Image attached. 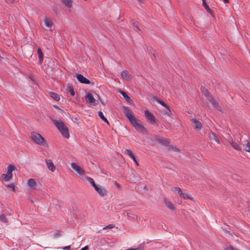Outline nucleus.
Segmentation results:
<instances>
[{
	"instance_id": "obj_25",
	"label": "nucleus",
	"mask_w": 250,
	"mask_h": 250,
	"mask_svg": "<svg viewBox=\"0 0 250 250\" xmlns=\"http://www.w3.org/2000/svg\"><path fill=\"white\" fill-rule=\"evenodd\" d=\"M231 146L237 150H241V147L234 141L230 144Z\"/></svg>"
},
{
	"instance_id": "obj_17",
	"label": "nucleus",
	"mask_w": 250,
	"mask_h": 250,
	"mask_svg": "<svg viewBox=\"0 0 250 250\" xmlns=\"http://www.w3.org/2000/svg\"><path fill=\"white\" fill-rule=\"evenodd\" d=\"M166 206L172 210H174L175 208L171 202H170L167 199H165L164 200Z\"/></svg>"
},
{
	"instance_id": "obj_34",
	"label": "nucleus",
	"mask_w": 250,
	"mask_h": 250,
	"mask_svg": "<svg viewBox=\"0 0 250 250\" xmlns=\"http://www.w3.org/2000/svg\"><path fill=\"white\" fill-rule=\"evenodd\" d=\"M6 186L7 188L11 189L12 191H15V185L13 184L6 185Z\"/></svg>"
},
{
	"instance_id": "obj_44",
	"label": "nucleus",
	"mask_w": 250,
	"mask_h": 250,
	"mask_svg": "<svg viewBox=\"0 0 250 250\" xmlns=\"http://www.w3.org/2000/svg\"><path fill=\"white\" fill-rule=\"evenodd\" d=\"M89 248L87 246H85L84 247L81 249L80 250H88Z\"/></svg>"
},
{
	"instance_id": "obj_50",
	"label": "nucleus",
	"mask_w": 250,
	"mask_h": 250,
	"mask_svg": "<svg viewBox=\"0 0 250 250\" xmlns=\"http://www.w3.org/2000/svg\"><path fill=\"white\" fill-rule=\"evenodd\" d=\"M134 162L136 163L137 166H139V164H138V163L137 160H136V162Z\"/></svg>"
},
{
	"instance_id": "obj_26",
	"label": "nucleus",
	"mask_w": 250,
	"mask_h": 250,
	"mask_svg": "<svg viewBox=\"0 0 250 250\" xmlns=\"http://www.w3.org/2000/svg\"><path fill=\"white\" fill-rule=\"evenodd\" d=\"M67 89L69 90V91L70 93V95L72 96H74L75 95V92L74 91L72 86L70 85H68L67 86Z\"/></svg>"
},
{
	"instance_id": "obj_3",
	"label": "nucleus",
	"mask_w": 250,
	"mask_h": 250,
	"mask_svg": "<svg viewBox=\"0 0 250 250\" xmlns=\"http://www.w3.org/2000/svg\"><path fill=\"white\" fill-rule=\"evenodd\" d=\"M30 138L33 142L38 145L43 146L46 145L45 139L38 133L35 132H31Z\"/></svg>"
},
{
	"instance_id": "obj_29",
	"label": "nucleus",
	"mask_w": 250,
	"mask_h": 250,
	"mask_svg": "<svg viewBox=\"0 0 250 250\" xmlns=\"http://www.w3.org/2000/svg\"><path fill=\"white\" fill-rule=\"evenodd\" d=\"M246 151L250 153V142L247 141V144L243 145Z\"/></svg>"
},
{
	"instance_id": "obj_31",
	"label": "nucleus",
	"mask_w": 250,
	"mask_h": 250,
	"mask_svg": "<svg viewBox=\"0 0 250 250\" xmlns=\"http://www.w3.org/2000/svg\"><path fill=\"white\" fill-rule=\"evenodd\" d=\"M0 219L3 223H7L8 222V220L6 216L4 214H1L0 215Z\"/></svg>"
},
{
	"instance_id": "obj_12",
	"label": "nucleus",
	"mask_w": 250,
	"mask_h": 250,
	"mask_svg": "<svg viewBox=\"0 0 250 250\" xmlns=\"http://www.w3.org/2000/svg\"><path fill=\"white\" fill-rule=\"evenodd\" d=\"M27 184L29 188L31 189H36L37 188V182L34 179H29L27 181Z\"/></svg>"
},
{
	"instance_id": "obj_4",
	"label": "nucleus",
	"mask_w": 250,
	"mask_h": 250,
	"mask_svg": "<svg viewBox=\"0 0 250 250\" xmlns=\"http://www.w3.org/2000/svg\"><path fill=\"white\" fill-rule=\"evenodd\" d=\"M16 169L15 166L13 165H9L7 167V174H2V178L5 181H10L13 177L12 172Z\"/></svg>"
},
{
	"instance_id": "obj_30",
	"label": "nucleus",
	"mask_w": 250,
	"mask_h": 250,
	"mask_svg": "<svg viewBox=\"0 0 250 250\" xmlns=\"http://www.w3.org/2000/svg\"><path fill=\"white\" fill-rule=\"evenodd\" d=\"M202 1H203V5L204 6L205 8L206 9V10L208 12H210L211 10L210 9V8L209 7V6L208 5V4L206 3L205 0H202Z\"/></svg>"
},
{
	"instance_id": "obj_37",
	"label": "nucleus",
	"mask_w": 250,
	"mask_h": 250,
	"mask_svg": "<svg viewBox=\"0 0 250 250\" xmlns=\"http://www.w3.org/2000/svg\"><path fill=\"white\" fill-rule=\"evenodd\" d=\"M61 236V234L60 231H57L53 234L54 237H57Z\"/></svg>"
},
{
	"instance_id": "obj_51",
	"label": "nucleus",
	"mask_w": 250,
	"mask_h": 250,
	"mask_svg": "<svg viewBox=\"0 0 250 250\" xmlns=\"http://www.w3.org/2000/svg\"><path fill=\"white\" fill-rule=\"evenodd\" d=\"M139 1H140V2L141 3H143L144 1H143V0H138Z\"/></svg>"
},
{
	"instance_id": "obj_19",
	"label": "nucleus",
	"mask_w": 250,
	"mask_h": 250,
	"mask_svg": "<svg viewBox=\"0 0 250 250\" xmlns=\"http://www.w3.org/2000/svg\"><path fill=\"white\" fill-rule=\"evenodd\" d=\"M201 90L203 94H204L207 98L208 99V97H210L211 96L209 95V93L208 90L205 87L201 86Z\"/></svg>"
},
{
	"instance_id": "obj_46",
	"label": "nucleus",
	"mask_w": 250,
	"mask_h": 250,
	"mask_svg": "<svg viewBox=\"0 0 250 250\" xmlns=\"http://www.w3.org/2000/svg\"><path fill=\"white\" fill-rule=\"evenodd\" d=\"M174 150L177 151L178 152L180 151V149L178 148H177V147H175L174 148Z\"/></svg>"
},
{
	"instance_id": "obj_1",
	"label": "nucleus",
	"mask_w": 250,
	"mask_h": 250,
	"mask_svg": "<svg viewBox=\"0 0 250 250\" xmlns=\"http://www.w3.org/2000/svg\"><path fill=\"white\" fill-rule=\"evenodd\" d=\"M123 109L125 117H126L128 119L130 123L136 130L142 133L147 132L146 129L142 124H141L140 121L135 117L132 111L129 107L123 106Z\"/></svg>"
},
{
	"instance_id": "obj_42",
	"label": "nucleus",
	"mask_w": 250,
	"mask_h": 250,
	"mask_svg": "<svg viewBox=\"0 0 250 250\" xmlns=\"http://www.w3.org/2000/svg\"><path fill=\"white\" fill-rule=\"evenodd\" d=\"M151 100L157 102V101H159V100L155 96H152L151 97Z\"/></svg>"
},
{
	"instance_id": "obj_6",
	"label": "nucleus",
	"mask_w": 250,
	"mask_h": 250,
	"mask_svg": "<svg viewBox=\"0 0 250 250\" xmlns=\"http://www.w3.org/2000/svg\"><path fill=\"white\" fill-rule=\"evenodd\" d=\"M72 168L75 170L80 175L83 176L85 175L84 170L80 166L77 165L75 163H72L71 164Z\"/></svg>"
},
{
	"instance_id": "obj_36",
	"label": "nucleus",
	"mask_w": 250,
	"mask_h": 250,
	"mask_svg": "<svg viewBox=\"0 0 250 250\" xmlns=\"http://www.w3.org/2000/svg\"><path fill=\"white\" fill-rule=\"evenodd\" d=\"M160 142L164 144H167L169 143L168 140L164 139L163 138L160 139Z\"/></svg>"
},
{
	"instance_id": "obj_20",
	"label": "nucleus",
	"mask_w": 250,
	"mask_h": 250,
	"mask_svg": "<svg viewBox=\"0 0 250 250\" xmlns=\"http://www.w3.org/2000/svg\"><path fill=\"white\" fill-rule=\"evenodd\" d=\"M44 23H45L46 26L47 27L51 28L52 27V26L53 25L52 21L50 19H49L47 18H45V19L44 20Z\"/></svg>"
},
{
	"instance_id": "obj_47",
	"label": "nucleus",
	"mask_w": 250,
	"mask_h": 250,
	"mask_svg": "<svg viewBox=\"0 0 250 250\" xmlns=\"http://www.w3.org/2000/svg\"><path fill=\"white\" fill-rule=\"evenodd\" d=\"M224 3H227L229 2V0H223Z\"/></svg>"
},
{
	"instance_id": "obj_22",
	"label": "nucleus",
	"mask_w": 250,
	"mask_h": 250,
	"mask_svg": "<svg viewBox=\"0 0 250 250\" xmlns=\"http://www.w3.org/2000/svg\"><path fill=\"white\" fill-rule=\"evenodd\" d=\"M37 52L39 55L40 62L41 63L43 60V55L41 48L39 47L38 49Z\"/></svg>"
},
{
	"instance_id": "obj_15",
	"label": "nucleus",
	"mask_w": 250,
	"mask_h": 250,
	"mask_svg": "<svg viewBox=\"0 0 250 250\" xmlns=\"http://www.w3.org/2000/svg\"><path fill=\"white\" fill-rule=\"evenodd\" d=\"M171 190L175 194H177L180 197L183 194V191L182 189L179 187H174L171 188Z\"/></svg>"
},
{
	"instance_id": "obj_21",
	"label": "nucleus",
	"mask_w": 250,
	"mask_h": 250,
	"mask_svg": "<svg viewBox=\"0 0 250 250\" xmlns=\"http://www.w3.org/2000/svg\"><path fill=\"white\" fill-rule=\"evenodd\" d=\"M49 95L50 97L56 101H59L60 100V96L58 94L53 92H50Z\"/></svg>"
},
{
	"instance_id": "obj_48",
	"label": "nucleus",
	"mask_w": 250,
	"mask_h": 250,
	"mask_svg": "<svg viewBox=\"0 0 250 250\" xmlns=\"http://www.w3.org/2000/svg\"><path fill=\"white\" fill-rule=\"evenodd\" d=\"M115 184L116 186H117L118 187H120V185L118 183H117L116 182H115Z\"/></svg>"
},
{
	"instance_id": "obj_18",
	"label": "nucleus",
	"mask_w": 250,
	"mask_h": 250,
	"mask_svg": "<svg viewBox=\"0 0 250 250\" xmlns=\"http://www.w3.org/2000/svg\"><path fill=\"white\" fill-rule=\"evenodd\" d=\"M121 76L124 80L126 81H129L130 79L128 72L127 70H124L122 71L121 73Z\"/></svg>"
},
{
	"instance_id": "obj_28",
	"label": "nucleus",
	"mask_w": 250,
	"mask_h": 250,
	"mask_svg": "<svg viewBox=\"0 0 250 250\" xmlns=\"http://www.w3.org/2000/svg\"><path fill=\"white\" fill-rule=\"evenodd\" d=\"M87 180L94 188L97 187V185L95 183L94 180L92 178L87 177Z\"/></svg>"
},
{
	"instance_id": "obj_49",
	"label": "nucleus",
	"mask_w": 250,
	"mask_h": 250,
	"mask_svg": "<svg viewBox=\"0 0 250 250\" xmlns=\"http://www.w3.org/2000/svg\"><path fill=\"white\" fill-rule=\"evenodd\" d=\"M134 162L136 163L137 166H139V164H138V163L137 160H136V162Z\"/></svg>"
},
{
	"instance_id": "obj_45",
	"label": "nucleus",
	"mask_w": 250,
	"mask_h": 250,
	"mask_svg": "<svg viewBox=\"0 0 250 250\" xmlns=\"http://www.w3.org/2000/svg\"><path fill=\"white\" fill-rule=\"evenodd\" d=\"M131 158L133 160L134 162H136V159L134 155H133V157H131Z\"/></svg>"
},
{
	"instance_id": "obj_10",
	"label": "nucleus",
	"mask_w": 250,
	"mask_h": 250,
	"mask_svg": "<svg viewBox=\"0 0 250 250\" xmlns=\"http://www.w3.org/2000/svg\"><path fill=\"white\" fill-rule=\"evenodd\" d=\"M94 189L101 196H104L107 194L106 190L102 186H97Z\"/></svg>"
},
{
	"instance_id": "obj_9",
	"label": "nucleus",
	"mask_w": 250,
	"mask_h": 250,
	"mask_svg": "<svg viewBox=\"0 0 250 250\" xmlns=\"http://www.w3.org/2000/svg\"><path fill=\"white\" fill-rule=\"evenodd\" d=\"M191 121L194 124L193 128L195 129L198 130L202 128L203 126L202 124L198 119L194 117L192 119Z\"/></svg>"
},
{
	"instance_id": "obj_39",
	"label": "nucleus",
	"mask_w": 250,
	"mask_h": 250,
	"mask_svg": "<svg viewBox=\"0 0 250 250\" xmlns=\"http://www.w3.org/2000/svg\"><path fill=\"white\" fill-rule=\"evenodd\" d=\"M114 227V225H113V224H109L108 226H106V227H104L103 228V229H112Z\"/></svg>"
},
{
	"instance_id": "obj_38",
	"label": "nucleus",
	"mask_w": 250,
	"mask_h": 250,
	"mask_svg": "<svg viewBox=\"0 0 250 250\" xmlns=\"http://www.w3.org/2000/svg\"><path fill=\"white\" fill-rule=\"evenodd\" d=\"M227 140L229 143L230 144H231L232 143V142H233L234 141L232 138L229 135L228 136Z\"/></svg>"
},
{
	"instance_id": "obj_52",
	"label": "nucleus",
	"mask_w": 250,
	"mask_h": 250,
	"mask_svg": "<svg viewBox=\"0 0 250 250\" xmlns=\"http://www.w3.org/2000/svg\"><path fill=\"white\" fill-rule=\"evenodd\" d=\"M13 250H16L15 249H13Z\"/></svg>"
},
{
	"instance_id": "obj_35",
	"label": "nucleus",
	"mask_w": 250,
	"mask_h": 250,
	"mask_svg": "<svg viewBox=\"0 0 250 250\" xmlns=\"http://www.w3.org/2000/svg\"><path fill=\"white\" fill-rule=\"evenodd\" d=\"M167 109V111L166 112V114L169 117H171L172 115V112L170 110L169 107H168V108H166Z\"/></svg>"
},
{
	"instance_id": "obj_33",
	"label": "nucleus",
	"mask_w": 250,
	"mask_h": 250,
	"mask_svg": "<svg viewBox=\"0 0 250 250\" xmlns=\"http://www.w3.org/2000/svg\"><path fill=\"white\" fill-rule=\"evenodd\" d=\"M157 102L166 108H168V106L163 101L159 100V101H157Z\"/></svg>"
},
{
	"instance_id": "obj_11",
	"label": "nucleus",
	"mask_w": 250,
	"mask_h": 250,
	"mask_svg": "<svg viewBox=\"0 0 250 250\" xmlns=\"http://www.w3.org/2000/svg\"><path fill=\"white\" fill-rule=\"evenodd\" d=\"M76 77L80 83L84 84H89L90 82L89 80L83 77L82 75L77 74Z\"/></svg>"
},
{
	"instance_id": "obj_24",
	"label": "nucleus",
	"mask_w": 250,
	"mask_h": 250,
	"mask_svg": "<svg viewBox=\"0 0 250 250\" xmlns=\"http://www.w3.org/2000/svg\"><path fill=\"white\" fill-rule=\"evenodd\" d=\"M98 115L99 116V117L104 121L106 123H107V125H109V123L108 121H107L106 118L104 117V114L102 111H98Z\"/></svg>"
},
{
	"instance_id": "obj_40",
	"label": "nucleus",
	"mask_w": 250,
	"mask_h": 250,
	"mask_svg": "<svg viewBox=\"0 0 250 250\" xmlns=\"http://www.w3.org/2000/svg\"><path fill=\"white\" fill-rule=\"evenodd\" d=\"M131 23H132V24L137 29H138L139 30H141V29H140V28L139 27V26L137 25V24H135V21L133 20H132L131 21Z\"/></svg>"
},
{
	"instance_id": "obj_16",
	"label": "nucleus",
	"mask_w": 250,
	"mask_h": 250,
	"mask_svg": "<svg viewBox=\"0 0 250 250\" xmlns=\"http://www.w3.org/2000/svg\"><path fill=\"white\" fill-rule=\"evenodd\" d=\"M119 93L123 96L125 101L128 103H131L132 102V100L127 95V94L124 91L120 90Z\"/></svg>"
},
{
	"instance_id": "obj_32",
	"label": "nucleus",
	"mask_w": 250,
	"mask_h": 250,
	"mask_svg": "<svg viewBox=\"0 0 250 250\" xmlns=\"http://www.w3.org/2000/svg\"><path fill=\"white\" fill-rule=\"evenodd\" d=\"M125 153L126 154H127L128 155H129L130 158L131 157H133V155H134L133 153H132V151L129 149H126L125 151Z\"/></svg>"
},
{
	"instance_id": "obj_7",
	"label": "nucleus",
	"mask_w": 250,
	"mask_h": 250,
	"mask_svg": "<svg viewBox=\"0 0 250 250\" xmlns=\"http://www.w3.org/2000/svg\"><path fill=\"white\" fill-rule=\"evenodd\" d=\"M208 101L212 104V106L217 109L218 110L221 111L222 108L219 106L218 102L213 97L211 96L210 97H208Z\"/></svg>"
},
{
	"instance_id": "obj_27",
	"label": "nucleus",
	"mask_w": 250,
	"mask_h": 250,
	"mask_svg": "<svg viewBox=\"0 0 250 250\" xmlns=\"http://www.w3.org/2000/svg\"><path fill=\"white\" fill-rule=\"evenodd\" d=\"M181 197L184 199H188L191 200H193V198L190 195L188 194L187 193L183 192V194Z\"/></svg>"
},
{
	"instance_id": "obj_13",
	"label": "nucleus",
	"mask_w": 250,
	"mask_h": 250,
	"mask_svg": "<svg viewBox=\"0 0 250 250\" xmlns=\"http://www.w3.org/2000/svg\"><path fill=\"white\" fill-rule=\"evenodd\" d=\"M47 168L52 172H54L56 169L55 166L54 165L52 161L50 159H46L45 160Z\"/></svg>"
},
{
	"instance_id": "obj_23",
	"label": "nucleus",
	"mask_w": 250,
	"mask_h": 250,
	"mask_svg": "<svg viewBox=\"0 0 250 250\" xmlns=\"http://www.w3.org/2000/svg\"><path fill=\"white\" fill-rule=\"evenodd\" d=\"M61 1L68 8H71L72 6V0H61Z\"/></svg>"
},
{
	"instance_id": "obj_14",
	"label": "nucleus",
	"mask_w": 250,
	"mask_h": 250,
	"mask_svg": "<svg viewBox=\"0 0 250 250\" xmlns=\"http://www.w3.org/2000/svg\"><path fill=\"white\" fill-rule=\"evenodd\" d=\"M208 136L210 140H214L218 144H220L219 139L215 133L210 131V132L208 133Z\"/></svg>"
},
{
	"instance_id": "obj_41",
	"label": "nucleus",
	"mask_w": 250,
	"mask_h": 250,
	"mask_svg": "<svg viewBox=\"0 0 250 250\" xmlns=\"http://www.w3.org/2000/svg\"><path fill=\"white\" fill-rule=\"evenodd\" d=\"M70 248H71L70 246L63 247L61 248V249L63 250H70Z\"/></svg>"
},
{
	"instance_id": "obj_43",
	"label": "nucleus",
	"mask_w": 250,
	"mask_h": 250,
	"mask_svg": "<svg viewBox=\"0 0 250 250\" xmlns=\"http://www.w3.org/2000/svg\"><path fill=\"white\" fill-rule=\"evenodd\" d=\"M98 99L100 101L101 104H103V105H104V101L103 100H102V99L99 96H98Z\"/></svg>"
},
{
	"instance_id": "obj_2",
	"label": "nucleus",
	"mask_w": 250,
	"mask_h": 250,
	"mask_svg": "<svg viewBox=\"0 0 250 250\" xmlns=\"http://www.w3.org/2000/svg\"><path fill=\"white\" fill-rule=\"evenodd\" d=\"M53 122L64 137L67 139L69 138L70 135L68 132V128L64 125L63 122L61 120H53Z\"/></svg>"
},
{
	"instance_id": "obj_5",
	"label": "nucleus",
	"mask_w": 250,
	"mask_h": 250,
	"mask_svg": "<svg viewBox=\"0 0 250 250\" xmlns=\"http://www.w3.org/2000/svg\"><path fill=\"white\" fill-rule=\"evenodd\" d=\"M85 100L87 103L92 105H96L98 104V101L95 100L92 95L90 93H88L86 95Z\"/></svg>"
},
{
	"instance_id": "obj_8",
	"label": "nucleus",
	"mask_w": 250,
	"mask_h": 250,
	"mask_svg": "<svg viewBox=\"0 0 250 250\" xmlns=\"http://www.w3.org/2000/svg\"><path fill=\"white\" fill-rule=\"evenodd\" d=\"M145 115L146 118L150 121L151 123H156V120L154 115L147 109L145 111Z\"/></svg>"
}]
</instances>
